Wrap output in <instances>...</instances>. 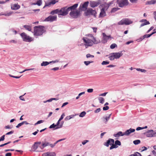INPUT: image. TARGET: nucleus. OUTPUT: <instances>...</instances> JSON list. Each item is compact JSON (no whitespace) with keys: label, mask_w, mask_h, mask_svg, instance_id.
<instances>
[{"label":"nucleus","mask_w":156,"mask_h":156,"mask_svg":"<svg viewBox=\"0 0 156 156\" xmlns=\"http://www.w3.org/2000/svg\"><path fill=\"white\" fill-rule=\"evenodd\" d=\"M23 27L27 30L31 31V26L30 25H25Z\"/></svg>","instance_id":"nucleus-28"},{"label":"nucleus","mask_w":156,"mask_h":156,"mask_svg":"<svg viewBox=\"0 0 156 156\" xmlns=\"http://www.w3.org/2000/svg\"><path fill=\"white\" fill-rule=\"evenodd\" d=\"M156 3V0H151L146 2V5H152Z\"/></svg>","instance_id":"nucleus-25"},{"label":"nucleus","mask_w":156,"mask_h":156,"mask_svg":"<svg viewBox=\"0 0 156 156\" xmlns=\"http://www.w3.org/2000/svg\"><path fill=\"white\" fill-rule=\"evenodd\" d=\"M101 2V0H98L97 1H90V6L93 8L98 6Z\"/></svg>","instance_id":"nucleus-11"},{"label":"nucleus","mask_w":156,"mask_h":156,"mask_svg":"<svg viewBox=\"0 0 156 156\" xmlns=\"http://www.w3.org/2000/svg\"><path fill=\"white\" fill-rule=\"evenodd\" d=\"M12 12H9L6 14H3L0 15H4L5 16H9L12 14Z\"/></svg>","instance_id":"nucleus-45"},{"label":"nucleus","mask_w":156,"mask_h":156,"mask_svg":"<svg viewBox=\"0 0 156 156\" xmlns=\"http://www.w3.org/2000/svg\"><path fill=\"white\" fill-rule=\"evenodd\" d=\"M150 35L149 34H145L143 36V39H144L146 38H148L150 37Z\"/></svg>","instance_id":"nucleus-54"},{"label":"nucleus","mask_w":156,"mask_h":156,"mask_svg":"<svg viewBox=\"0 0 156 156\" xmlns=\"http://www.w3.org/2000/svg\"><path fill=\"white\" fill-rule=\"evenodd\" d=\"M50 143L47 142H45L44 143L42 142V146L40 147V148L42 149H43L49 145Z\"/></svg>","instance_id":"nucleus-27"},{"label":"nucleus","mask_w":156,"mask_h":156,"mask_svg":"<svg viewBox=\"0 0 156 156\" xmlns=\"http://www.w3.org/2000/svg\"><path fill=\"white\" fill-rule=\"evenodd\" d=\"M9 76H10L11 77L15 78L16 79H19V78H20V77L21 76H16L12 75L11 74H9Z\"/></svg>","instance_id":"nucleus-49"},{"label":"nucleus","mask_w":156,"mask_h":156,"mask_svg":"<svg viewBox=\"0 0 156 156\" xmlns=\"http://www.w3.org/2000/svg\"><path fill=\"white\" fill-rule=\"evenodd\" d=\"M61 121H60L59 120H58V121L57 122L56 124L55 125L56 126V127H58L59 126H60V122Z\"/></svg>","instance_id":"nucleus-62"},{"label":"nucleus","mask_w":156,"mask_h":156,"mask_svg":"<svg viewBox=\"0 0 156 156\" xmlns=\"http://www.w3.org/2000/svg\"><path fill=\"white\" fill-rule=\"evenodd\" d=\"M86 113L85 111H83L80 113L79 115V116L80 117H83L86 114Z\"/></svg>","instance_id":"nucleus-35"},{"label":"nucleus","mask_w":156,"mask_h":156,"mask_svg":"<svg viewBox=\"0 0 156 156\" xmlns=\"http://www.w3.org/2000/svg\"><path fill=\"white\" fill-rule=\"evenodd\" d=\"M114 4V1H112L110 2H108L107 4L108 5L107 6V8H109V7L112 5Z\"/></svg>","instance_id":"nucleus-44"},{"label":"nucleus","mask_w":156,"mask_h":156,"mask_svg":"<svg viewBox=\"0 0 156 156\" xmlns=\"http://www.w3.org/2000/svg\"><path fill=\"white\" fill-rule=\"evenodd\" d=\"M117 45L115 43H113L110 46V48L112 49H114L115 47H117Z\"/></svg>","instance_id":"nucleus-32"},{"label":"nucleus","mask_w":156,"mask_h":156,"mask_svg":"<svg viewBox=\"0 0 156 156\" xmlns=\"http://www.w3.org/2000/svg\"><path fill=\"white\" fill-rule=\"evenodd\" d=\"M25 94H26V93L24 94L23 95H22V96H20L19 98H20V99L23 101H25V100L24 99V98L23 97V95H24Z\"/></svg>","instance_id":"nucleus-55"},{"label":"nucleus","mask_w":156,"mask_h":156,"mask_svg":"<svg viewBox=\"0 0 156 156\" xmlns=\"http://www.w3.org/2000/svg\"><path fill=\"white\" fill-rule=\"evenodd\" d=\"M98 100L99 101V102L101 104H103L104 102V99L102 97H99L98 98Z\"/></svg>","instance_id":"nucleus-33"},{"label":"nucleus","mask_w":156,"mask_h":156,"mask_svg":"<svg viewBox=\"0 0 156 156\" xmlns=\"http://www.w3.org/2000/svg\"><path fill=\"white\" fill-rule=\"evenodd\" d=\"M109 63V62L108 61H103L101 63L102 65H106Z\"/></svg>","instance_id":"nucleus-40"},{"label":"nucleus","mask_w":156,"mask_h":156,"mask_svg":"<svg viewBox=\"0 0 156 156\" xmlns=\"http://www.w3.org/2000/svg\"><path fill=\"white\" fill-rule=\"evenodd\" d=\"M96 14L97 12L95 10H93L90 8H88L84 12L85 15L86 16L92 15L96 17Z\"/></svg>","instance_id":"nucleus-5"},{"label":"nucleus","mask_w":156,"mask_h":156,"mask_svg":"<svg viewBox=\"0 0 156 156\" xmlns=\"http://www.w3.org/2000/svg\"><path fill=\"white\" fill-rule=\"evenodd\" d=\"M34 29V36H41L46 31L44 29V27L41 26H36Z\"/></svg>","instance_id":"nucleus-2"},{"label":"nucleus","mask_w":156,"mask_h":156,"mask_svg":"<svg viewBox=\"0 0 156 156\" xmlns=\"http://www.w3.org/2000/svg\"><path fill=\"white\" fill-rule=\"evenodd\" d=\"M133 143L135 145H137L140 143V141L139 140H135L133 141Z\"/></svg>","instance_id":"nucleus-34"},{"label":"nucleus","mask_w":156,"mask_h":156,"mask_svg":"<svg viewBox=\"0 0 156 156\" xmlns=\"http://www.w3.org/2000/svg\"><path fill=\"white\" fill-rule=\"evenodd\" d=\"M12 153H7L5 154V156H11Z\"/></svg>","instance_id":"nucleus-64"},{"label":"nucleus","mask_w":156,"mask_h":156,"mask_svg":"<svg viewBox=\"0 0 156 156\" xmlns=\"http://www.w3.org/2000/svg\"><path fill=\"white\" fill-rule=\"evenodd\" d=\"M144 134L148 137H152L156 136V130L153 129L148 130L144 133Z\"/></svg>","instance_id":"nucleus-6"},{"label":"nucleus","mask_w":156,"mask_h":156,"mask_svg":"<svg viewBox=\"0 0 156 156\" xmlns=\"http://www.w3.org/2000/svg\"><path fill=\"white\" fill-rule=\"evenodd\" d=\"M58 62H59V60H54V61H50V62H49V63H50H50H55Z\"/></svg>","instance_id":"nucleus-56"},{"label":"nucleus","mask_w":156,"mask_h":156,"mask_svg":"<svg viewBox=\"0 0 156 156\" xmlns=\"http://www.w3.org/2000/svg\"><path fill=\"white\" fill-rule=\"evenodd\" d=\"M20 8V5L17 4H15L11 6V8L12 10H16L19 9Z\"/></svg>","instance_id":"nucleus-23"},{"label":"nucleus","mask_w":156,"mask_h":156,"mask_svg":"<svg viewBox=\"0 0 156 156\" xmlns=\"http://www.w3.org/2000/svg\"><path fill=\"white\" fill-rule=\"evenodd\" d=\"M41 144V142H35L32 146V149L34 151H35L38 147V144Z\"/></svg>","instance_id":"nucleus-18"},{"label":"nucleus","mask_w":156,"mask_h":156,"mask_svg":"<svg viewBox=\"0 0 156 156\" xmlns=\"http://www.w3.org/2000/svg\"><path fill=\"white\" fill-rule=\"evenodd\" d=\"M101 109L100 108H98L94 110V112L95 113H98L101 111Z\"/></svg>","instance_id":"nucleus-50"},{"label":"nucleus","mask_w":156,"mask_h":156,"mask_svg":"<svg viewBox=\"0 0 156 156\" xmlns=\"http://www.w3.org/2000/svg\"><path fill=\"white\" fill-rule=\"evenodd\" d=\"M106 13L105 11V8H102L101 10V12L99 16V17H103L106 16Z\"/></svg>","instance_id":"nucleus-19"},{"label":"nucleus","mask_w":156,"mask_h":156,"mask_svg":"<svg viewBox=\"0 0 156 156\" xmlns=\"http://www.w3.org/2000/svg\"><path fill=\"white\" fill-rule=\"evenodd\" d=\"M56 127V126L55 125V123H53L52 125H51V126H50L49 127V128L50 129H52V128H54L53 130Z\"/></svg>","instance_id":"nucleus-41"},{"label":"nucleus","mask_w":156,"mask_h":156,"mask_svg":"<svg viewBox=\"0 0 156 156\" xmlns=\"http://www.w3.org/2000/svg\"><path fill=\"white\" fill-rule=\"evenodd\" d=\"M89 4L88 1L85 2L83 4H81L79 7V9L81 11H86L87 9V7Z\"/></svg>","instance_id":"nucleus-10"},{"label":"nucleus","mask_w":156,"mask_h":156,"mask_svg":"<svg viewBox=\"0 0 156 156\" xmlns=\"http://www.w3.org/2000/svg\"><path fill=\"white\" fill-rule=\"evenodd\" d=\"M89 142V140H84V141H83L82 142V144L83 145H84L87 142Z\"/></svg>","instance_id":"nucleus-59"},{"label":"nucleus","mask_w":156,"mask_h":156,"mask_svg":"<svg viewBox=\"0 0 156 156\" xmlns=\"http://www.w3.org/2000/svg\"><path fill=\"white\" fill-rule=\"evenodd\" d=\"M136 70L137 71H141V72H144V73H145V72L146 71L145 70V69H140V68H137L136 69Z\"/></svg>","instance_id":"nucleus-46"},{"label":"nucleus","mask_w":156,"mask_h":156,"mask_svg":"<svg viewBox=\"0 0 156 156\" xmlns=\"http://www.w3.org/2000/svg\"><path fill=\"white\" fill-rule=\"evenodd\" d=\"M71 12L69 15L71 17L73 18H77L80 15V12L77 10H70Z\"/></svg>","instance_id":"nucleus-4"},{"label":"nucleus","mask_w":156,"mask_h":156,"mask_svg":"<svg viewBox=\"0 0 156 156\" xmlns=\"http://www.w3.org/2000/svg\"><path fill=\"white\" fill-rule=\"evenodd\" d=\"M114 143V140L113 139L109 138L104 143V145L107 147L109 146V145H111Z\"/></svg>","instance_id":"nucleus-14"},{"label":"nucleus","mask_w":156,"mask_h":156,"mask_svg":"<svg viewBox=\"0 0 156 156\" xmlns=\"http://www.w3.org/2000/svg\"><path fill=\"white\" fill-rule=\"evenodd\" d=\"M135 131V129H133L130 128L127 130L124 133V135L129 136L131 133L134 132Z\"/></svg>","instance_id":"nucleus-17"},{"label":"nucleus","mask_w":156,"mask_h":156,"mask_svg":"<svg viewBox=\"0 0 156 156\" xmlns=\"http://www.w3.org/2000/svg\"><path fill=\"white\" fill-rule=\"evenodd\" d=\"M64 122V121H62L61 122L60 126H59L58 127H56V128H55L54 129H58L62 128L63 126V125Z\"/></svg>","instance_id":"nucleus-30"},{"label":"nucleus","mask_w":156,"mask_h":156,"mask_svg":"<svg viewBox=\"0 0 156 156\" xmlns=\"http://www.w3.org/2000/svg\"><path fill=\"white\" fill-rule=\"evenodd\" d=\"M14 133V131L13 130H12L9 132L7 133L5 135H9L10 134H12Z\"/></svg>","instance_id":"nucleus-58"},{"label":"nucleus","mask_w":156,"mask_h":156,"mask_svg":"<svg viewBox=\"0 0 156 156\" xmlns=\"http://www.w3.org/2000/svg\"><path fill=\"white\" fill-rule=\"evenodd\" d=\"M133 23V21L128 18H124L119 21L118 24L119 25H129Z\"/></svg>","instance_id":"nucleus-7"},{"label":"nucleus","mask_w":156,"mask_h":156,"mask_svg":"<svg viewBox=\"0 0 156 156\" xmlns=\"http://www.w3.org/2000/svg\"><path fill=\"white\" fill-rule=\"evenodd\" d=\"M117 2L119 5V6L120 7H123L128 4V0H117Z\"/></svg>","instance_id":"nucleus-9"},{"label":"nucleus","mask_w":156,"mask_h":156,"mask_svg":"<svg viewBox=\"0 0 156 156\" xmlns=\"http://www.w3.org/2000/svg\"><path fill=\"white\" fill-rule=\"evenodd\" d=\"M124 136V133H123L121 131H119L117 133L114 134V136L115 137H119L120 136Z\"/></svg>","instance_id":"nucleus-24"},{"label":"nucleus","mask_w":156,"mask_h":156,"mask_svg":"<svg viewBox=\"0 0 156 156\" xmlns=\"http://www.w3.org/2000/svg\"><path fill=\"white\" fill-rule=\"evenodd\" d=\"M56 154L55 152H47L44 154L43 156H55Z\"/></svg>","instance_id":"nucleus-20"},{"label":"nucleus","mask_w":156,"mask_h":156,"mask_svg":"<svg viewBox=\"0 0 156 156\" xmlns=\"http://www.w3.org/2000/svg\"><path fill=\"white\" fill-rule=\"evenodd\" d=\"M23 125V123L22 122L21 123H19V124H18V125L16 126V128H19V127H20L21 126Z\"/></svg>","instance_id":"nucleus-57"},{"label":"nucleus","mask_w":156,"mask_h":156,"mask_svg":"<svg viewBox=\"0 0 156 156\" xmlns=\"http://www.w3.org/2000/svg\"><path fill=\"white\" fill-rule=\"evenodd\" d=\"M20 35L23 41L26 42H30L33 41L32 37L27 35L25 33L23 32Z\"/></svg>","instance_id":"nucleus-3"},{"label":"nucleus","mask_w":156,"mask_h":156,"mask_svg":"<svg viewBox=\"0 0 156 156\" xmlns=\"http://www.w3.org/2000/svg\"><path fill=\"white\" fill-rule=\"evenodd\" d=\"M36 4H37L38 6H41L42 4V1L41 0H38L37 1Z\"/></svg>","instance_id":"nucleus-36"},{"label":"nucleus","mask_w":156,"mask_h":156,"mask_svg":"<svg viewBox=\"0 0 156 156\" xmlns=\"http://www.w3.org/2000/svg\"><path fill=\"white\" fill-rule=\"evenodd\" d=\"M111 55L109 56V59L111 61L113 60L115 58L113 56V55Z\"/></svg>","instance_id":"nucleus-48"},{"label":"nucleus","mask_w":156,"mask_h":156,"mask_svg":"<svg viewBox=\"0 0 156 156\" xmlns=\"http://www.w3.org/2000/svg\"><path fill=\"white\" fill-rule=\"evenodd\" d=\"M93 89H88L87 90V91L88 93H92L93 92Z\"/></svg>","instance_id":"nucleus-61"},{"label":"nucleus","mask_w":156,"mask_h":156,"mask_svg":"<svg viewBox=\"0 0 156 156\" xmlns=\"http://www.w3.org/2000/svg\"><path fill=\"white\" fill-rule=\"evenodd\" d=\"M56 20V16L50 15L48 17L45 18V19L44 20V21H45L52 22Z\"/></svg>","instance_id":"nucleus-13"},{"label":"nucleus","mask_w":156,"mask_h":156,"mask_svg":"<svg viewBox=\"0 0 156 156\" xmlns=\"http://www.w3.org/2000/svg\"><path fill=\"white\" fill-rule=\"evenodd\" d=\"M65 116V114L64 113H63L61 115L60 118H59V120L60 121H61L62 120L64 117Z\"/></svg>","instance_id":"nucleus-52"},{"label":"nucleus","mask_w":156,"mask_h":156,"mask_svg":"<svg viewBox=\"0 0 156 156\" xmlns=\"http://www.w3.org/2000/svg\"><path fill=\"white\" fill-rule=\"evenodd\" d=\"M44 121L43 120H40L38 121L36 123L34 124L35 126H36L38 124H41V123H42L44 122Z\"/></svg>","instance_id":"nucleus-42"},{"label":"nucleus","mask_w":156,"mask_h":156,"mask_svg":"<svg viewBox=\"0 0 156 156\" xmlns=\"http://www.w3.org/2000/svg\"><path fill=\"white\" fill-rule=\"evenodd\" d=\"M78 4L76 3L73 5L68 7L67 6H65L59 9V15L61 16H66L69 13V12L72 10H75L77 7Z\"/></svg>","instance_id":"nucleus-1"},{"label":"nucleus","mask_w":156,"mask_h":156,"mask_svg":"<svg viewBox=\"0 0 156 156\" xmlns=\"http://www.w3.org/2000/svg\"><path fill=\"white\" fill-rule=\"evenodd\" d=\"M59 69V68L58 67H56L53 68H52L51 69V70H53L54 71L57 70Z\"/></svg>","instance_id":"nucleus-63"},{"label":"nucleus","mask_w":156,"mask_h":156,"mask_svg":"<svg viewBox=\"0 0 156 156\" xmlns=\"http://www.w3.org/2000/svg\"><path fill=\"white\" fill-rule=\"evenodd\" d=\"M60 10L59 9H56L52 11L50 13V14L52 15H54V14H57L58 16H60L59 15Z\"/></svg>","instance_id":"nucleus-21"},{"label":"nucleus","mask_w":156,"mask_h":156,"mask_svg":"<svg viewBox=\"0 0 156 156\" xmlns=\"http://www.w3.org/2000/svg\"><path fill=\"white\" fill-rule=\"evenodd\" d=\"M58 1H56V0H51V1L45 5L43 8H44L45 7L49 6L51 4L54 5Z\"/></svg>","instance_id":"nucleus-22"},{"label":"nucleus","mask_w":156,"mask_h":156,"mask_svg":"<svg viewBox=\"0 0 156 156\" xmlns=\"http://www.w3.org/2000/svg\"><path fill=\"white\" fill-rule=\"evenodd\" d=\"M111 55H113V56L115 58L118 59L123 54L121 52H120L112 53L111 54Z\"/></svg>","instance_id":"nucleus-16"},{"label":"nucleus","mask_w":156,"mask_h":156,"mask_svg":"<svg viewBox=\"0 0 156 156\" xmlns=\"http://www.w3.org/2000/svg\"><path fill=\"white\" fill-rule=\"evenodd\" d=\"M141 152H143L144 151H146L147 150V147L144 146L142 147L141 148Z\"/></svg>","instance_id":"nucleus-51"},{"label":"nucleus","mask_w":156,"mask_h":156,"mask_svg":"<svg viewBox=\"0 0 156 156\" xmlns=\"http://www.w3.org/2000/svg\"><path fill=\"white\" fill-rule=\"evenodd\" d=\"M50 64L49 62L47 61H43L41 64V66H46Z\"/></svg>","instance_id":"nucleus-29"},{"label":"nucleus","mask_w":156,"mask_h":156,"mask_svg":"<svg viewBox=\"0 0 156 156\" xmlns=\"http://www.w3.org/2000/svg\"><path fill=\"white\" fill-rule=\"evenodd\" d=\"M109 108V107L108 106H106L103 107V109L104 111H106L108 110Z\"/></svg>","instance_id":"nucleus-53"},{"label":"nucleus","mask_w":156,"mask_h":156,"mask_svg":"<svg viewBox=\"0 0 156 156\" xmlns=\"http://www.w3.org/2000/svg\"><path fill=\"white\" fill-rule=\"evenodd\" d=\"M86 57L87 58H93L94 57V56L92 55H91L90 54H88L86 55Z\"/></svg>","instance_id":"nucleus-38"},{"label":"nucleus","mask_w":156,"mask_h":156,"mask_svg":"<svg viewBox=\"0 0 156 156\" xmlns=\"http://www.w3.org/2000/svg\"><path fill=\"white\" fill-rule=\"evenodd\" d=\"M120 9L119 8H114L111 10L112 12H114L118 10H119Z\"/></svg>","instance_id":"nucleus-37"},{"label":"nucleus","mask_w":156,"mask_h":156,"mask_svg":"<svg viewBox=\"0 0 156 156\" xmlns=\"http://www.w3.org/2000/svg\"><path fill=\"white\" fill-rule=\"evenodd\" d=\"M115 144L117 146V145L120 146L121 145V143L120 141L119 140H116L115 141Z\"/></svg>","instance_id":"nucleus-39"},{"label":"nucleus","mask_w":156,"mask_h":156,"mask_svg":"<svg viewBox=\"0 0 156 156\" xmlns=\"http://www.w3.org/2000/svg\"><path fill=\"white\" fill-rule=\"evenodd\" d=\"M34 69V68H31V69H26L24 70L23 71L20 72L19 73H22L27 71L32 70H33Z\"/></svg>","instance_id":"nucleus-47"},{"label":"nucleus","mask_w":156,"mask_h":156,"mask_svg":"<svg viewBox=\"0 0 156 156\" xmlns=\"http://www.w3.org/2000/svg\"><path fill=\"white\" fill-rule=\"evenodd\" d=\"M103 37L102 38L101 42L102 43L105 44L106 43L107 40L109 38H112L110 35L107 36L105 33H102Z\"/></svg>","instance_id":"nucleus-12"},{"label":"nucleus","mask_w":156,"mask_h":156,"mask_svg":"<svg viewBox=\"0 0 156 156\" xmlns=\"http://www.w3.org/2000/svg\"><path fill=\"white\" fill-rule=\"evenodd\" d=\"M83 40L84 42L85 43L84 45L86 48H87L89 46H91L93 44L94 42L91 39L83 37Z\"/></svg>","instance_id":"nucleus-8"},{"label":"nucleus","mask_w":156,"mask_h":156,"mask_svg":"<svg viewBox=\"0 0 156 156\" xmlns=\"http://www.w3.org/2000/svg\"><path fill=\"white\" fill-rule=\"evenodd\" d=\"M140 22L142 23L140 25V28L150 24V22L146 19H142L140 21Z\"/></svg>","instance_id":"nucleus-15"},{"label":"nucleus","mask_w":156,"mask_h":156,"mask_svg":"<svg viewBox=\"0 0 156 156\" xmlns=\"http://www.w3.org/2000/svg\"><path fill=\"white\" fill-rule=\"evenodd\" d=\"M94 61H85L84 62V64L87 66L90 63H93Z\"/></svg>","instance_id":"nucleus-31"},{"label":"nucleus","mask_w":156,"mask_h":156,"mask_svg":"<svg viewBox=\"0 0 156 156\" xmlns=\"http://www.w3.org/2000/svg\"><path fill=\"white\" fill-rule=\"evenodd\" d=\"M133 154V156H142L141 154L138 152H136L134 153Z\"/></svg>","instance_id":"nucleus-43"},{"label":"nucleus","mask_w":156,"mask_h":156,"mask_svg":"<svg viewBox=\"0 0 156 156\" xmlns=\"http://www.w3.org/2000/svg\"><path fill=\"white\" fill-rule=\"evenodd\" d=\"M5 135L2 136L0 138V140L1 141H3L5 140Z\"/></svg>","instance_id":"nucleus-60"},{"label":"nucleus","mask_w":156,"mask_h":156,"mask_svg":"<svg viewBox=\"0 0 156 156\" xmlns=\"http://www.w3.org/2000/svg\"><path fill=\"white\" fill-rule=\"evenodd\" d=\"M90 35L91 37L93 38V40L92 41H93L94 43L96 44L100 42V40H96L92 34H91Z\"/></svg>","instance_id":"nucleus-26"}]
</instances>
